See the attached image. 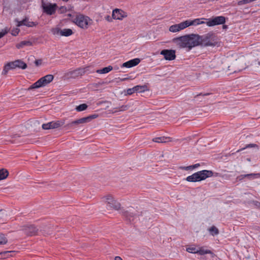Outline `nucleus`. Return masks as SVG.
Here are the masks:
<instances>
[{
    "instance_id": "f257e3e1",
    "label": "nucleus",
    "mask_w": 260,
    "mask_h": 260,
    "mask_svg": "<svg viewBox=\"0 0 260 260\" xmlns=\"http://www.w3.org/2000/svg\"><path fill=\"white\" fill-rule=\"evenodd\" d=\"M213 175V173L212 171L204 170L198 171L190 176H188L186 178V180L191 182H199L212 177Z\"/></svg>"
},
{
    "instance_id": "f03ea898",
    "label": "nucleus",
    "mask_w": 260,
    "mask_h": 260,
    "mask_svg": "<svg viewBox=\"0 0 260 260\" xmlns=\"http://www.w3.org/2000/svg\"><path fill=\"white\" fill-rule=\"evenodd\" d=\"M199 45L207 47L215 46L217 44L215 36L212 32H209L203 36L198 35Z\"/></svg>"
},
{
    "instance_id": "7ed1b4c3",
    "label": "nucleus",
    "mask_w": 260,
    "mask_h": 260,
    "mask_svg": "<svg viewBox=\"0 0 260 260\" xmlns=\"http://www.w3.org/2000/svg\"><path fill=\"white\" fill-rule=\"evenodd\" d=\"M91 21V19L89 17L81 14L77 15L73 18L74 23L79 27L84 29L87 28L88 25L90 24Z\"/></svg>"
},
{
    "instance_id": "20e7f679",
    "label": "nucleus",
    "mask_w": 260,
    "mask_h": 260,
    "mask_svg": "<svg viewBox=\"0 0 260 260\" xmlns=\"http://www.w3.org/2000/svg\"><path fill=\"white\" fill-rule=\"evenodd\" d=\"M54 77L52 75L48 74L44 77L41 78L37 81L31 85L28 90L38 88L41 87H44L50 83L53 79Z\"/></svg>"
},
{
    "instance_id": "39448f33",
    "label": "nucleus",
    "mask_w": 260,
    "mask_h": 260,
    "mask_svg": "<svg viewBox=\"0 0 260 260\" xmlns=\"http://www.w3.org/2000/svg\"><path fill=\"white\" fill-rule=\"evenodd\" d=\"M57 7V4L55 3H46L43 0L42 1V8L43 10V12L48 15L54 14Z\"/></svg>"
},
{
    "instance_id": "423d86ee",
    "label": "nucleus",
    "mask_w": 260,
    "mask_h": 260,
    "mask_svg": "<svg viewBox=\"0 0 260 260\" xmlns=\"http://www.w3.org/2000/svg\"><path fill=\"white\" fill-rule=\"evenodd\" d=\"M104 201L107 203V208L108 209H114L118 210L120 209V204L114 200L111 195H108L104 197Z\"/></svg>"
},
{
    "instance_id": "0eeeda50",
    "label": "nucleus",
    "mask_w": 260,
    "mask_h": 260,
    "mask_svg": "<svg viewBox=\"0 0 260 260\" xmlns=\"http://www.w3.org/2000/svg\"><path fill=\"white\" fill-rule=\"evenodd\" d=\"M206 24L209 26L224 24L225 22V17L222 16H216L211 19H207Z\"/></svg>"
},
{
    "instance_id": "6e6552de",
    "label": "nucleus",
    "mask_w": 260,
    "mask_h": 260,
    "mask_svg": "<svg viewBox=\"0 0 260 260\" xmlns=\"http://www.w3.org/2000/svg\"><path fill=\"white\" fill-rule=\"evenodd\" d=\"M199 38L198 35L191 34L187 35V48L189 50L199 45Z\"/></svg>"
},
{
    "instance_id": "1a4fd4ad",
    "label": "nucleus",
    "mask_w": 260,
    "mask_h": 260,
    "mask_svg": "<svg viewBox=\"0 0 260 260\" xmlns=\"http://www.w3.org/2000/svg\"><path fill=\"white\" fill-rule=\"evenodd\" d=\"M64 124L62 121H53L42 125V127L44 129H49L58 128Z\"/></svg>"
},
{
    "instance_id": "9d476101",
    "label": "nucleus",
    "mask_w": 260,
    "mask_h": 260,
    "mask_svg": "<svg viewBox=\"0 0 260 260\" xmlns=\"http://www.w3.org/2000/svg\"><path fill=\"white\" fill-rule=\"evenodd\" d=\"M22 230L28 236L36 235L38 232V229L32 224L24 226Z\"/></svg>"
},
{
    "instance_id": "9b49d317",
    "label": "nucleus",
    "mask_w": 260,
    "mask_h": 260,
    "mask_svg": "<svg viewBox=\"0 0 260 260\" xmlns=\"http://www.w3.org/2000/svg\"><path fill=\"white\" fill-rule=\"evenodd\" d=\"M175 51L172 49H164L161 51L160 54L164 56L168 60H173L176 58Z\"/></svg>"
},
{
    "instance_id": "f8f14e48",
    "label": "nucleus",
    "mask_w": 260,
    "mask_h": 260,
    "mask_svg": "<svg viewBox=\"0 0 260 260\" xmlns=\"http://www.w3.org/2000/svg\"><path fill=\"white\" fill-rule=\"evenodd\" d=\"M187 35L174 38L173 41L180 48H187Z\"/></svg>"
},
{
    "instance_id": "ddd939ff",
    "label": "nucleus",
    "mask_w": 260,
    "mask_h": 260,
    "mask_svg": "<svg viewBox=\"0 0 260 260\" xmlns=\"http://www.w3.org/2000/svg\"><path fill=\"white\" fill-rule=\"evenodd\" d=\"M187 27L185 21L179 24L172 25L169 27V31L172 32H176Z\"/></svg>"
},
{
    "instance_id": "4468645a",
    "label": "nucleus",
    "mask_w": 260,
    "mask_h": 260,
    "mask_svg": "<svg viewBox=\"0 0 260 260\" xmlns=\"http://www.w3.org/2000/svg\"><path fill=\"white\" fill-rule=\"evenodd\" d=\"M112 16L115 19L121 20L127 16V14L120 9H116L113 11Z\"/></svg>"
},
{
    "instance_id": "2eb2a0df",
    "label": "nucleus",
    "mask_w": 260,
    "mask_h": 260,
    "mask_svg": "<svg viewBox=\"0 0 260 260\" xmlns=\"http://www.w3.org/2000/svg\"><path fill=\"white\" fill-rule=\"evenodd\" d=\"M90 121L89 117H83L76 120L73 121L71 123H68L66 125V127L69 128H72L74 125H78L81 123H85Z\"/></svg>"
},
{
    "instance_id": "dca6fc26",
    "label": "nucleus",
    "mask_w": 260,
    "mask_h": 260,
    "mask_svg": "<svg viewBox=\"0 0 260 260\" xmlns=\"http://www.w3.org/2000/svg\"><path fill=\"white\" fill-rule=\"evenodd\" d=\"M16 21L17 22V26L18 27H20L22 25L26 26L27 27H33L36 26L38 24L35 22L29 21L28 18L26 17L21 21Z\"/></svg>"
},
{
    "instance_id": "f3484780",
    "label": "nucleus",
    "mask_w": 260,
    "mask_h": 260,
    "mask_svg": "<svg viewBox=\"0 0 260 260\" xmlns=\"http://www.w3.org/2000/svg\"><path fill=\"white\" fill-rule=\"evenodd\" d=\"M140 62V59L139 58H134L123 63L121 67L130 68L137 66Z\"/></svg>"
},
{
    "instance_id": "a211bd4d",
    "label": "nucleus",
    "mask_w": 260,
    "mask_h": 260,
    "mask_svg": "<svg viewBox=\"0 0 260 260\" xmlns=\"http://www.w3.org/2000/svg\"><path fill=\"white\" fill-rule=\"evenodd\" d=\"M203 19H204V18H201V19H195L193 20H186L185 22L187 24V27L190 25H199L201 24L206 23L204 21H202Z\"/></svg>"
},
{
    "instance_id": "6ab92c4d",
    "label": "nucleus",
    "mask_w": 260,
    "mask_h": 260,
    "mask_svg": "<svg viewBox=\"0 0 260 260\" xmlns=\"http://www.w3.org/2000/svg\"><path fill=\"white\" fill-rule=\"evenodd\" d=\"M88 69H89V67H86L85 68H83V69H77L74 71H73L71 73V75H72L73 76H81L83 74L86 73L87 72V71H88Z\"/></svg>"
},
{
    "instance_id": "aec40b11",
    "label": "nucleus",
    "mask_w": 260,
    "mask_h": 260,
    "mask_svg": "<svg viewBox=\"0 0 260 260\" xmlns=\"http://www.w3.org/2000/svg\"><path fill=\"white\" fill-rule=\"evenodd\" d=\"M152 141L156 143H167L171 142L172 140L170 137H159L153 138Z\"/></svg>"
},
{
    "instance_id": "412c9836",
    "label": "nucleus",
    "mask_w": 260,
    "mask_h": 260,
    "mask_svg": "<svg viewBox=\"0 0 260 260\" xmlns=\"http://www.w3.org/2000/svg\"><path fill=\"white\" fill-rule=\"evenodd\" d=\"M11 64L15 66L16 68H19L22 69H25L27 67L26 63L19 60H15V61L12 62V63Z\"/></svg>"
},
{
    "instance_id": "4be33fe9",
    "label": "nucleus",
    "mask_w": 260,
    "mask_h": 260,
    "mask_svg": "<svg viewBox=\"0 0 260 260\" xmlns=\"http://www.w3.org/2000/svg\"><path fill=\"white\" fill-rule=\"evenodd\" d=\"M32 45V43L29 41H23L16 45V47L18 49H20L24 46H30Z\"/></svg>"
},
{
    "instance_id": "5701e85b",
    "label": "nucleus",
    "mask_w": 260,
    "mask_h": 260,
    "mask_svg": "<svg viewBox=\"0 0 260 260\" xmlns=\"http://www.w3.org/2000/svg\"><path fill=\"white\" fill-rule=\"evenodd\" d=\"M130 211H125L122 212V214L127 220L131 222L134 220L135 215Z\"/></svg>"
},
{
    "instance_id": "b1692460",
    "label": "nucleus",
    "mask_w": 260,
    "mask_h": 260,
    "mask_svg": "<svg viewBox=\"0 0 260 260\" xmlns=\"http://www.w3.org/2000/svg\"><path fill=\"white\" fill-rule=\"evenodd\" d=\"M11 63H12V62H9L8 63H7L4 67V68L3 72H2L3 74L6 75L10 70L14 69L16 68L15 66L11 65Z\"/></svg>"
},
{
    "instance_id": "393cba45",
    "label": "nucleus",
    "mask_w": 260,
    "mask_h": 260,
    "mask_svg": "<svg viewBox=\"0 0 260 260\" xmlns=\"http://www.w3.org/2000/svg\"><path fill=\"white\" fill-rule=\"evenodd\" d=\"M113 69V67L111 66L103 68L101 70H98L96 72L99 74H106L109 73Z\"/></svg>"
},
{
    "instance_id": "a878e982",
    "label": "nucleus",
    "mask_w": 260,
    "mask_h": 260,
    "mask_svg": "<svg viewBox=\"0 0 260 260\" xmlns=\"http://www.w3.org/2000/svg\"><path fill=\"white\" fill-rule=\"evenodd\" d=\"M73 32L71 29L65 28L61 31V36L69 37L73 34Z\"/></svg>"
},
{
    "instance_id": "bb28decb",
    "label": "nucleus",
    "mask_w": 260,
    "mask_h": 260,
    "mask_svg": "<svg viewBox=\"0 0 260 260\" xmlns=\"http://www.w3.org/2000/svg\"><path fill=\"white\" fill-rule=\"evenodd\" d=\"M134 87L136 92H144L147 90V87L146 85H137Z\"/></svg>"
},
{
    "instance_id": "cd10ccee",
    "label": "nucleus",
    "mask_w": 260,
    "mask_h": 260,
    "mask_svg": "<svg viewBox=\"0 0 260 260\" xmlns=\"http://www.w3.org/2000/svg\"><path fill=\"white\" fill-rule=\"evenodd\" d=\"M208 231H209L210 234L212 236H215V235H217L219 234V230H218V229L216 227L214 226V225H213L211 227H210L208 229Z\"/></svg>"
},
{
    "instance_id": "c85d7f7f",
    "label": "nucleus",
    "mask_w": 260,
    "mask_h": 260,
    "mask_svg": "<svg viewBox=\"0 0 260 260\" xmlns=\"http://www.w3.org/2000/svg\"><path fill=\"white\" fill-rule=\"evenodd\" d=\"M8 172L5 169L0 170V180L5 179L8 176Z\"/></svg>"
},
{
    "instance_id": "c756f323",
    "label": "nucleus",
    "mask_w": 260,
    "mask_h": 260,
    "mask_svg": "<svg viewBox=\"0 0 260 260\" xmlns=\"http://www.w3.org/2000/svg\"><path fill=\"white\" fill-rule=\"evenodd\" d=\"M88 107V106L86 104H82L78 106L75 108L76 110L78 112H81L85 110Z\"/></svg>"
},
{
    "instance_id": "7c9ffc66",
    "label": "nucleus",
    "mask_w": 260,
    "mask_h": 260,
    "mask_svg": "<svg viewBox=\"0 0 260 260\" xmlns=\"http://www.w3.org/2000/svg\"><path fill=\"white\" fill-rule=\"evenodd\" d=\"M260 176L258 173H250L245 174L246 178H247L249 180L253 179L254 178H257Z\"/></svg>"
},
{
    "instance_id": "2f4dec72",
    "label": "nucleus",
    "mask_w": 260,
    "mask_h": 260,
    "mask_svg": "<svg viewBox=\"0 0 260 260\" xmlns=\"http://www.w3.org/2000/svg\"><path fill=\"white\" fill-rule=\"evenodd\" d=\"M198 253L200 255H204L205 254H213V253L208 249H200L198 250Z\"/></svg>"
},
{
    "instance_id": "473e14b6",
    "label": "nucleus",
    "mask_w": 260,
    "mask_h": 260,
    "mask_svg": "<svg viewBox=\"0 0 260 260\" xmlns=\"http://www.w3.org/2000/svg\"><path fill=\"white\" fill-rule=\"evenodd\" d=\"M8 242V240L5 236L0 233V245L6 244Z\"/></svg>"
},
{
    "instance_id": "72a5a7b5",
    "label": "nucleus",
    "mask_w": 260,
    "mask_h": 260,
    "mask_svg": "<svg viewBox=\"0 0 260 260\" xmlns=\"http://www.w3.org/2000/svg\"><path fill=\"white\" fill-rule=\"evenodd\" d=\"M61 29L58 27L53 28L51 29L52 33L54 35H60L61 36Z\"/></svg>"
},
{
    "instance_id": "f704fd0d",
    "label": "nucleus",
    "mask_w": 260,
    "mask_h": 260,
    "mask_svg": "<svg viewBox=\"0 0 260 260\" xmlns=\"http://www.w3.org/2000/svg\"><path fill=\"white\" fill-rule=\"evenodd\" d=\"M198 250L194 247H189L186 248L187 252L192 253H198Z\"/></svg>"
},
{
    "instance_id": "c9c22d12",
    "label": "nucleus",
    "mask_w": 260,
    "mask_h": 260,
    "mask_svg": "<svg viewBox=\"0 0 260 260\" xmlns=\"http://www.w3.org/2000/svg\"><path fill=\"white\" fill-rule=\"evenodd\" d=\"M179 169L181 170H185V171L192 170L194 169L192 165L187 166V167L181 166L179 167Z\"/></svg>"
},
{
    "instance_id": "e433bc0d",
    "label": "nucleus",
    "mask_w": 260,
    "mask_h": 260,
    "mask_svg": "<svg viewBox=\"0 0 260 260\" xmlns=\"http://www.w3.org/2000/svg\"><path fill=\"white\" fill-rule=\"evenodd\" d=\"M67 9L65 6H61L59 8L58 10V12L60 14H63L67 12Z\"/></svg>"
},
{
    "instance_id": "4c0bfd02",
    "label": "nucleus",
    "mask_w": 260,
    "mask_h": 260,
    "mask_svg": "<svg viewBox=\"0 0 260 260\" xmlns=\"http://www.w3.org/2000/svg\"><path fill=\"white\" fill-rule=\"evenodd\" d=\"M135 92H136V91L134 87L132 88H128L126 90V94L128 95H131Z\"/></svg>"
},
{
    "instance_id": "58836bf2",
    "label": "nucleus",
    "mask_w": 260,
    "mask_h": 260,
    "mask_svg": "<svg viewBox=\"0 0 260 260\" xmlns=\"http://www.w3.org/2000/svg\"><path fill=\"white\" fill-rule=\"evenodd\" d=\"M251 2H252L251 0H242L238 2V4L239 5H241L243 4H248Z\"/></svg>"
},
{
    "instance_id": "ea45409f",
    "label": "nucleus",
    "mask_w": 260,
    "mask_h": 260,
    "mask_svg": "<svg viewBox=\"0 0 260 260\" xmlns=\"http://www.w3.org/2000/svg\"><path fill=\"white\" fill-rule=\"evenodd\" d=\"M8 32V30L7 29L3 30L1 32H0V39L3 37Z\"/></svg>"
},
{
    "instance_id": "a19ab883",
    "label": "nucleus",
    "mask_w": 260,
    "mask_h": 260,
    "mask_svg": "<svg viewBox=\"0 0 260 260\" xmlns=\"http://www.w3.org/2000/svg\"><path fill=\"white\" fill-rule=\"evenodd\" d=\"M128 107L126 105L122 106L121 107L119 108L118 111H125L127 110Z\"/></svg>"
},
{
    "instance_id": "79ce46f5",
    "label": "nucleus",
    "mask_w": 260,
    "mask_h": 260,
    "mask_svg": "<svg viewBox=\"0 0 260 260\" xmlns=\"http://www.w3.org/2000/svg\"><path fill=\"white\" fill-rule=\"evenodd\" d=\"M19 32V29H18V28H16L15 30H12V35L13 36H16L18 34Z\"/></svg>"
},
{
    "instance_id": "37998d69",
    "label": "nucleus",
    "mask_w": 260,
    "mask_h": 260,
    "mask_svg": "<svg viewBox=\"0 0 260 260\" xmlns=\"http://www.w3.org/2000/svg\"><path fill=\"white\" fill-rule=\"evenodd\" d=\"M254 206L257 208H258V209L260 210V202H258V201H254Z\"/></svg>"
},
{
    "instance_id": "c03bdc74",
    "label": "nucleus",
    "mask_w": 260,
    "mask_h": 260,
    "mask_svg": "<svg viewBox=\"0 0 260 260\" xmlns=\"http://www.w3.org/2000/svg\"><path fill=\"white\" fill-rule=\"evenodd\" d=\"M35 63L37 66H39L40 64H41L42 60H41V59L36 60H35Z\"/></svg>"
},
{
    "instance_id": "a18cd8bd",
    "label": "nucleus",
    "mask_w": 260,
    "mask_h": 260,
    "mask_svg": "<svg viewBox=\"0 0 260 260\" xmlns=\"http://www.w3.org/2000/svg\"><path fill=\"white\" fill-rule=\"evenodd\" d=\"M10 252V251H5L3 253H2V254H4V256L5 258H6V257L8 256L9 254V253Z\"/></svg>"
},
{
    "instance_id": "49530a36",
    "label": "nucleus",
    "mask_w": 260,
    "mask_h": 260,
    "mask_svg": "<svg viewBox=\"0 0 260 260\" xmlns=\"http://www.w3.org/2000/svg\"><path fill=\"white\" fill-rule=\"evenodd\" d=\"M244 178H246L245 177V175H241L240 176H239L237 178L239 180H241L242 179H243Z\"/></svg>"
},
{
    "instance_id": "de8ad7c7",
    "label": "nucleus",
    "mask_w": 260,
    "mask_h": 260,
    "mask_svg": "<svg viewBox=\"0 0 260 260\" xmlns=\"http://www.w3.org/2000/svg\"><path fill=\"white\" fill-rule=\"evenodd\" d=\"M97 116H98L97 115L94 114V115H92L87 116V117L90 118V121L91 119L96 118Z\"/></svg>"
},
{
    "instance_id": "09e8293b",
    "label": "nucleus",
    "mask_w": 260,
    "mask_h": 260,
    "mask_svg": "<svg viewBox=\"0 0 260 260\" xmlns=\"http://www.w3.org/2000/svg\"><path fill=\"white\" fill-rule=\"evenodd\" d=\"M256 144H248L246 146V148H248V147H255L256 146Z\"/></svg>"
},
{
    "instance_id": "8fccbe9b",
    "label": "nucleus",
    "mask_w": 260,
    "mask_h": 260,
    "mask_svg": "<svg viewBox=\"0 0 260 260\" xmlns=\"http://www.w3.org/2000/svg\"><path fill=\"white\" fill-rule=\"evenodd\" d=\"M193 166V169H196L200 166V164H196Z\"/></svg>"
},
{
    "instance_id": "3c124183",
    "label": "nucleus",
    "mask_w": 260,
    "mask_h": 260,
    "mask_svg": "<svg viewBox=\"0 0 260 260\" xmlns=\"http://www.w3.org/2000/svg\"><path fill=\"white\" fill-rule=\"evenodd\" d=\"M115 260H123L120 256H117L115 257Z\"/></svg>"
},
{
    "instance_id": "603ef678",
    "label": "nucleus",
    "mask_w": 260,
    "mask_h": 260,
    "mask_svg": "<svg viewBox=\"0 0 260 260\" xmlns=\"http://www.w3.org/2000/svg\"><path fill=\"white\" fill-rule=\"evenodd\" d=\"M209 93H205V94L200 93L199 94H198L197 96H199V95L205 96V95H209Z\"/></svg>"
},
{
    "instance_id": "864d4df0",
    "label": "nucleus",
    "mask_w": 260,
    "mask_h": 260,
    "mask_svg": "<svg viewBox=\"0 0 260 260\" xmlns=\"http://www.w3.org/2000/svg\"><path fill=\"white\" fill-rule=\"evenodd\" d=\"M63 1H64V2H67V1H68L69 0H63Z\"/></svg>"
},
{
    "instance_id": "5fc2aeb1",
    "label": "nucleus",
    "mask_w": 260,
    "mask_h": 260,
    "mask_svg": "<svg viewBox=\"0 0 260 260\" xmlns=\"http://www.w3.org/2000/svg\"><path fill=\"white\" fill-rule=\"evenodd\" d=\"M258 64L260 66V61L258 62Z\"/></svg>"
}]
</instances>
